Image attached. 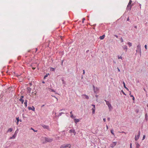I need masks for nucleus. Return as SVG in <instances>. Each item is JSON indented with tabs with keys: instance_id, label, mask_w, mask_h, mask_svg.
<instances>
[{
	"instance_id": "680f3d73",
	"label": "nucleus",
	"mask_w": 148,
	"mask_h": 148,
	"mask_svg": "<svg viewBox=\"0 0 148 148\" xmlns=\"http://www.w3.org/2000/svg\"><path fill=\"white\" fill-rule=\"evenodd\" d=\"M118 71H119V72H120V69H118Z\"/></svg>"
},
{
	"instance_id": "1a4fd4ad",
	"label": "nucleus",
	"mask_w": 148,
	"mask_h": 148,
	"mask_svg": "<svg viewBox=\"0 0 148 148\" xmlns=\"http://www.w3.org/2000/svg\"><path fill=\"white\" fill-rule=\"evenodd\" d=\"M117 144L116 142H113L112 143L110 144V147H114Z\"/></svg>"
},
{
	"instance_id": "a19ab883",
	"label": "nucleus",
	"mask_w": 148,
	"mask_h": 148,
	"mask_svg": "<svg viewBox=\"0 0 148 148\" xmlns=\"http://www.w3.org/2000/svg\"><path fill=\"white\" fill-rule=\"evenodd\" d=\"M120 40H121V42H123V38H121Z\"/></svg>"
},
{
	"instance_id": "423d86ee",
	"label": "nucleus",
	"mask_w": 148,
	"mask_h": 148,
	"mask_svg": "<svg viewBox=\"0 0 148 148\" xmlns=\"http://www.w3.org/2000/svg\"><path fill=\"white\" fill-rule=\"evenodd\" d=\"M140 134V131L138 132V134L137 136H136L135 137V140L136 141L138 140L139 138Z\"/></svg>"
},
{
	"instance_id": "58836bf2",
	"label": "nucleus",
	"mask_w": 148,
	"mask_h": 148,
	"mask_svg": "<svg viewBox=\"0 0 148 148\" xmlns=\"http://www.w3.org/2000/svg\"><path fill=\"white\" fill-rule=\"evenodd\" d=\"M145 135H143V139H142L143 140L145 139Z\"/></svg>"
},
{
	"instance_id": "f03ea898",
	"label": "nucleus",
	"mask_w": 148,
	"mask_h": 148,
	"mask_svg": "<svg viewBox=\"0 0 148 148\" xmlns=\"http://www.w3.org/2000/svg\"><path fill=\"white\" fill-rule=\"evenodd\" d=\"M70 147L71 145L69 144L62 145L60 147V148H70Z\"/></svg>"
},
{
	"instance_id": "052dcab7",
	"label": "nucleus",
	"mask_w": 148,
	"mask_h": 148,
	"mask_svg": "<svg viewBox=\"0 0 148 148\" xmlns=\"http://www.w3.org/2000/svg\"><path fill=\"white\" fill-rule=\"evenodd\" d=\"M51 91L53 92H54V90H52Z\"/></svg>"
},
{
	"instance_id": "de8ad7c7",
	"label": "nucleus",
	"mask_w": 148,
	"mask_h": 148,
	"mask_svg": "<svg viewBox=\"0 0 148 148\" xmlns=\"http://www.w3.org/2000/svg\"><path fill=\"white\" fill-rule=\"evenodd\" d=\"M110 118L109 117H108V118L107 119L108 121H109L110 120Z\"/></svg>"
},
{
	"instance_id": "49530a36",
	"label": "nucleus",
	"mask_w": 148,
	"mask_h": 148,
	"mask_svg": "<svg viewBox=\"0 0 148 148\" xmlns=\"http://www.w3.org/2000/svg\"><path fill=\"white\" fill-rule=\"evenodd\" d=\"M103 120L104 122H105L106 121V119L104 118L103 119Z\"/></svg>"
},
{
	"instance_id": "69168bd1",
	"label": "nucleus",
	"mask_w": 148,
	"mask_h": 148,
	"mask_svg": "<svg viewBox=\"0 0 148 148\" xmlns=\"http://www.w3.org/2000/svg\"><path fill=\"white\" fill-rule=\"evenodd\" d=\"M96 97H98V95H96Z\"/></svg>"
},
{
	"instance_id": "9d476101",
	"label": "nucleus",
	"mask_w": 148,
	"mask_h": 148,
	"mask_svg": "<svg viewBox=\"0 0 148 148\" xmlns=\"http://www.w3.org/2000/svg\"><path fill=\"white\" fill-rule=\"evenodd\" d=\"M137 49H138V51H139L140 53L141 52V46L140 44L137 45Z\"/></svg>"
},
{
	"instance_id": "8fccbe9b",
	"label": "nucleus",
	"mask_w": 148,
	"mask_h": 148,
	"mask_svg": "<svg viewBox=\"0 0 148 148\" xmlns=\"http://www.w3.org/2000/svg\"><path fill=\"white\" fill-rule=\"evenodd\" d=\"M115 36L116 38H118V36L115 35H114Z\"/></svg>"
},
{
	"instance_id": "c03bdc74",
	"label": "nucleus",
	"mask_w": 148,
	"mask_h": 148,
	"mask_svg": "<svg viewBox=\"0 0 148 148\" xmlns=\"http://www.w3.org/2000/svg\"><path fill=\"white\" fill-rule=\"evenodd\" d=\"M65 110L64 109H61L60 110V111H65Z\"/></svg>"
},
{
	"instance_id": "39448f33",
	"label": "nucleus",
	"mask_w": 148,
	"mask_h": 148,
	"mask_svg": "<svg viewBox=\"0 0 148 148\" xmlns=\"http://www.w3.org/2000/svg\"><path fill=\"white\" fill-rule=\"evenodd\" d=\"M42 126L43 128L44 129H46L49 130H50L49 126L48 125H46L44 124L41 125Z\"/></svg>"
},
{
	"instance_id": "412c9836",
	"label": "nucleus",
	"mask_w": 148,
	"mask_h": 148,
	"mask_svg": "<svg viewBox=\"0 0 148 148\" xmlns=\"http://www.w3.org/2000/svg\"><path fill=\"white\" fill-rule=\"evenodd\" d=\"M82 96H85V98L87 99H88L89 98L88 96V95H86L85 94H83L82 95Z\"/></svg>"
},
{
	"instance_id": "3c124183",
	"label": "nucleus",
	"mask_w": 148,
	"mask_h": 148,
	"mask_svg": "<svg viewBox=\"0 0 148 148\" xmlns=\"http://www.w3.org/2000/svg\"><path fill=\"white\" fill-rule=\"evenodd\" d=\"M83 74H84V73H85V71H84V70H83Z\"/></svg>"
},
{
	"instance_id": "9b49d317",
	"label": "nucleus",
	"mask_w": 148,
	"mask_h": 148,
	"mask_svg": "<svg viewBox=\"0 0 148 148\" xmlns=\"http://www.w3.org/2000/svg\"><path fill=\"white\" fill-rule=\"evenodd\" d=\"M122 47L123 49L125 50V52H127V46L126 45H124L122 46Z\"/></svg>"
},
{
	"instance_id": "20e7f679",
	"label": "nucleus",
	"mask_w": 148,
	"mask_h": 148,
	"mask_svg": "<svg viewBox=\"0 0 148 148\" xmlns=\"http://www.w3.org/2000/svg\"><path fill=\"white\" fill-rule=\"evenodd\" d=\"M45 143L51 142L53 140V139L51 138H49L47 137H45Z\"/></svg>"
},
{
	"instance_id": "5fc2aeb1",
	"label": "nucleus",
	"mask_w": 148,
	"mask_h": 148,
	"mask_svg": "<svg viewBox=\"0 0 148 148\" xmlns=\"http://www.w3.org/2000/svg\"><path fill=\"white\" fill-rule=\"evenodd\" d=\"M36 69L35 68H34V67H33L32 68V69H33V70H34L35 69Z\"/></svg>"
},
{
	"instance_id": "393cba45",
	"label": "nucleus",
	"mask_w": 148,
	"mask_h": 148,
	"mask_svg": "<svg viewBox=\"0 0 148 148\" xmlns=\"http://www.w3.org/2000/svg\"><path fill=\"white\" fill-rule=\"evenodd\" d=\"M127 44L128 45L129 47H131L132 46V43L130 42H128L127 43Z\"/></svg>"
},
{
	"instance_id": "4be33fe9",
	"label": "nucleus",
	"mask_w": 148,
	"mask_h": 148,
	"mask_svg": "<svg viewBox=\"0 0 148 148\" xmlns=\"http://www.w3.org/2000/svg\"><path fill=\"white\" fill-rule=\"evenodd\" d=\"M130 97H132V99L134 100V99H135V98H134V96H133V95H131V91H130Z\"/></svg>"
},
{
	"instance_id": "4d7b16f0",
	"label": "nucleus",
	"mask_w": 148,
	"mask_h": 148,
	"mask_svg": "<svg viewBox=\"0 0 148 148\" xmlns=\"http://www.w3.org/2000/svg\"><path fill=\"white\" fill-rule=\"evenodd\" d=\"M129 17H128L127 19V21H129Z\"/></svg>"
},
{
	"instance_id": "f257e3e1",
	"label": "nucleus",
	"mask_w": 148,
	"mask_h": 148,
	"mask_svg": "<svg viewBox=\"0 0 148 148\" xmlns=\"http://www.w3.org/2000/svg\"><path fill=\"white\" fill-rule=\"evenodd\" d=\"M132 3V0H130L126 8L127 10H130L132 7L133 5L132 4L131 5Z\"/></svg>"
},
{
	"instance_id": "4c0bfd02",
	"label": "nucleus",
	"mask_w": 148,
	"mask_h": 148,
	"mask_svg": "<svg viewBox=\"0 0 148 148\" xmlns=\"http://www.w3.org/2000/svg\"><path fill=\"white\" fill-rule=\"evenodd\" d=\"M121 92H122L123 94L124 95H126V94H125V93L123 92V90H121Z\"/></svg>"
},
{
	"instance_id": "e2e57ef3",
	"label": "nucleus",
	"mask_w": 148,
	"mask_h": 148,
	"mask_svg": "<svg viewBox=\"0 0 148 148\" xmlns=\"http://www.w3.org/2000/svg\"><path fill=\"white\" fill-rule=\"evenodd\" d=\"M106 127H107V129H108V127L107 125H106Z\"/></svg>"
},
{
	"instance_id": "ea45409f",
	"label": "nucleus",
	"mask_w": 148,
	"mask_h": 148,
	"mask_svg": "<svg viewBox=\"0 0 148 148\" xmlns=\"http://www.w3.org/2000/svg\"><path fill=\"white\" fill-rule=\"evenodd\" d=\"M70 117L71 118L73 119L74 118V116H73V115L72 114L70 116Z\"/></svg>"
},
{
	"instance_id": "a211bd4d",
	"label": "nucleus",
	"mask_w": 148,
	"mask_h": 148,
	"mask_svg": "<svg viewBox=\"0 0 148 148\" xmlns=\"http://www.w3.org/2000/svg\"><path fill=\"white\" fill-rule=\"evenodd\" d=\"M123 84L124 88H125L128 91L129 89L128 88H127V87H126V86H125V83L124 82H123Z\"/></svg>"
},
{
	"instance_id": "7ed1b4c3",
	"label": "nucleus",
	"mask_w": 148,
	"mask_h": 148,
	"mask_svg": "<svg viewBox=\"0 0 148 148\" xmlns=\"http://www.w3.org/2000/svg\"><path fill=\"white\" fill-rule=\"evenodd\" d=\"M104 101L106 102V104L108 106L109 110H110L112 109L111 105L108 101H106V100H105Z\"/></svg>"
},
{
	"instance_id": "b1692460",
	"label": "nucleus",
	"mask_w": 148,
	"mask_h": 148,
	"mask_svg": "<svg viewBox=\"0 0 148 148\" xmlns=\"http://www.w3.org/2000/svg\"><path fill=\"white\" fill-rule=\"evenodd\" d=\"M16 120L17 121V124H18V122L19 121H21V120H19V117H16Z\"/></svg>"
},
{
	"instance_id": "a878e982",
	"label": "nucleus",
	"mask_w": 148,
	"mask_h": 148,
	"mask_svg": "<svg viewBox=\"0 0 148 148\" xmlns=\"http://www.w3.org/2000/svg\"><path fill=\"white\" fill-rule=\"evenodd\" d=\"M18 129H17L15 131L14 134L16 135L17 136L18 133Z\"/></svg>"
},
{
	"instance_id": "bf43d9fd",
	"label": "nucleus",
	"mask_w": 148,
	"mask_h": 148,
	"mask_svg": "<svg viewBox=\"0 0 148 148\" xmlns=\"http://www.w3.org/2000/svg\"><path fill=\"white\" fill-rule=\"evenodd\" d=\"M72 111H71V112H70V114H71V115L72 114Z\"/></svg>"
},
{
	"instance_id": "6ab92c4d",
	"label": "nucleus",
	"mask_w": 148,
	"mask_h": 148,
	"mask_svg": "<svg viewBox=\"0 0 148 148\" xmlns=\"http://www.w3.org/2000/svg\"><path fill=\"white\" fill-rule=\"evenodd\" d=\"M27 100H25L24 103V104L25 106L26 107L27 106Z\"/></svg>"
},
{
	"instance_id": "ddd939ff",
	"label": "nucleus",
	"mask_w": 148,
	"mask_h": 148,
	"mask_svg": "<svg viewBox=\"0 0 148 148\" xmlns=\"http://www.w3.org/2000/svg\"><path fill=\"white\" fill-rule=\"evenodd\" d=\"M16 135L14 134L12 137H11L9 138L10 139H14L16 136Z\"/></svg>"
},
{
	"instance_id": "f8f14e48",
	"label": "nucleus",
	"mask_w": 148,
	"mask_h": 148,
	"mask_svg": "<svg viewBox=\"0 0 148 148\" xmlns=\"http://www.w3.org/2000/svg\"><path fill=\"white\" fill-rule=\"evenodd\" d=\"M28 110H32L33 111H35V108L33 106H32V107H28Z\"/></svg>"
},
{
	"instance_id": "0e129e2a",
	"label": "nucleus",
	"mask_w": 148,
	"mask_h": 148,
	"mask_svg": "<svg viewBox=\"0 0 148 148\" xmlns=\"http://www.w3.org/2000/svg\"><path fill=\"white\" fill-rule=\"evenodd\" d=\"M20 76V75H17V76L18 77H19V76Z\"/></svg>"
},
{
	"instance_id": "6e6d98bb",
	"label": "nucleus",
	"mask_w": 148,
	"mask_h": 148,
	"mask_svg": "<svg viewBox=\"0 0 148 148\" xmlns=\"http://www.w3.org/2000/svg\"><path fill=\"white\" fill-rule=\"evenodd\" d=\"M63 60H62V63H61V64H62H62H63Z\"/></svg>"
},
{
	"instance_id": "c85d7f7f",
	"label": "nucleus",
	"mask_w": 148,
	"mask_h": 148,
	"mask_svg": "<svg viewBox=\"0 0 148 148\" xmlns=\"http://www.w3.org/2000/svg\"><path fill=\"white\" fill-rule=\"evenodd\" d=\"M49 75V73H48L46 75H45L44 77V79H45L46 78V77H47V76H48V75Z\"/></svg>"
},
{
	"instance_id": "dca6fc26",
	"label": "nucleus",
	"mask_w": 148,
	"mask_h": 148,
	"mask_svg": "<svg viewBox=\"0 0 148 148\" xmlns=\"http://www.w3.org/2000/svg\"><path fill=\"white\" fill-rule=\"evenodd\" d=\"M13 130V129L12 128H10L8 129V130L7 131V132L8 133L9 132H11Z\"/></svg>"
},
{
	"instance_id": "c9c22d12",
	"label": "nucleus",
	"mask_w": 148,
	"mask_h": 148,
	"mask_svg": "<svg viewBox=\"0 0 148 148\" xmlns=\"http://www.w3.org/2000/svg\"><path fill=\"white\" fill-rule=\"evenodd\" d=\"M85 20V18H82V23H84V21Z\"/></svg>"
},
{
	"instance_id": "f704fd0d",
	"label": "nucleus",
	"mask_w": 148,
	"mask_h": 148,
	"mask_svg": "<svg viewBox=\"0 0 148 148\" xmlns=\"http://www.w3.org/2000/svg\"><path fill=\"white\" fill-rule=\"evenodd\" d=\"M145 119H147V117H148L147 113H146V114H145Z\"/></svg>"
},
{
	"instance_id": "603ef678",
	"label": "nucleus",
	"mask_w": 148,
	"mask_h": 148,
	"mask_svg": "<svg viewBox=\"0 0 148 148\" xmlns=\"http://www.w3.org/2000/svg\"><path fill=\"white\" fill-rule=\"evenodd\" d=\"M134 27L135 28H137V26H134Z\"/></svg>"
},
{
	"instance_id": "13d9d810",
	"label": "nucleus",
	"mask_w": 148,
	"mask_h": 148,
	"mask_svg": "<svg viewBox=\"0 0 148 148\" xmlns=\"http://www.w3.org/2000/svg\"><path fill=\"white\" fill-rule=\"evenodd\" d=\"M55 97L56 99L58 101V99L57 97Z\"/></svg>"
},
{
	"instance_id": "a18cd8bd",
	"label": "nucleus",
	"mask_w": 148,
	"mask_h": 148,
	"mask_svg": "<svg viewBox=\"0 0 148 148\" xmlns=\"http://www.w3.org/2000/svg\"><path fill=\"white\" fill-rule=\"evenodd\" d=\"M24 97V96H21V97H20V98H21V99H23V98Z\"/></svg>"
},
{
	"instance_id": "09e8293b",
	"label": "nucleus",
	"mask_w": 148,
	"mask_h": 148,
	"mask_svg": "<svg viewBox=\"0 0 148 148\" xmlns=\"http://www.w3.org/2000/svg\"><path fill=\"white\" fill-rule=\"evenodd\" d=\"M136 52L137 53L139 51H138V49H137L136 50Z\"/></svg>"
},
{
	"instance_id": "5701e85b",
	"label": "nucleus",
	"mask_w": 148,
	"mask_h": 148,
	"mask_svg": "<svg viewBox=\"0 0 148 148\" xmlns=\"http://www.w3.org/2000/svg\"><path fill=\"white\" fill-rule=\"evenodd\" d=\"M19 100L21 102L22 104L24 102V100L23 99L20 98L19 99Z\"/></svg>"
},
{
	"instance_id": "aec40b11",
	"label": "nucleus",
	"mask_w": 148,
	"mask_h": 148,
	"mask_svg": "<svg viewBox=\"0 0 148 148\" xmlns=\"http://www.w3.org/2000/svg\"><path fill=\"white\" fill-rule=\"evenodd\" d=\"M55 69L52 67H50V70L51 71H55Z\"/></svg>"
},
{
	"instance_id": "bb28decb",
	"label": "nucleus",
	"mask_w": 148,
	"mask_h": 148,
	"mask_svg": "<svg viewBox=\"0 0 148 148\" xmlns=\"http://www.w3.org/2000/svg\"><path fill=\"white\" fill-rule=\"evenodd\" d=\"M27 90H28V91L29 92H30L31 90V88L29 87H28L27 88Z\"/></svg>"
},
{
	"instance_id": "cd10ccee",
	"label": "nucleus",
	"mask_w": 148,
	"mask_h": 148,
	"mask_svg": "<svg viewBox=\"0 0 148 148\" xmlns=\"http://www.w3.org/2000/svg\"><path fill=\"white\" fill-rule=\"evenodd\" d=\"M64 114V113L63 112H60L59 113V115H58V116H61V115H62V114Z\"/></svg>"
},
{
	"instance_id": "473e14b6",
	"label": "nucleus",
	"mask_w": 148,
	"mask_h": 148,
	"mask_svg": "<svg viewBox=\"0 0 148 148\" xmlns=\"http://www.w3.org/2000/svg\"><path fill=\"white\" fill-rule=\"evenodd\" d=\"M136 147H137L138 146H140V145L138 143H137V144L136 143Z\"/></svg>"
},
{
	"instance_id": "37998d69",
	"label": "nucleus",
	"mask_w": 148,
	"mask_h": 148,
	"mask_svg": "<svg viewBox=\"0 0 148 148\" xmlns=\"http://www.w3.org/2000/svg\"><path fill=\"white\" fill-rule=\"evenodd\" d=\"M145 48L146 49H147V45H145Z\"/></svg>"
},
{
	"instance_id": "79ce46f5",
	"label": "nucleus",
	"mask_w": 148,
	"mask_h": 148,
	"mask_svg": "<svg viewBox=\"0 0 148 148\" xmlns=\"http://www.w3.org/2000/svg\"><path fill=\"white\" fill-rule=\"evenodd\" d=\"M130 148H132V143H130Z\"/></svg>"
},
{
	"instance_id": "864d4df0",
	"label": "nucleus",
	"mask_w": 148,
	"mask_h": 148,
	"mask_svg": "<svg viewBox=\"0 0 148 148\" xmlns=\"http://www.w3.org/2000/svg\"><path fill=\"white\" fill-rule=\"evenodd\" d=\"M89 51V50H88L86 51V53H88Z\"/></svg>"
},
{
	"instance_id": "0eeeda50",
	"label": "nucleus",
	"mask_w": 148,
	"mask_h": 148,
	"mask_svg": "<svg viewBox=\"0 0 148 148\" xmlns=\"http://www.w3.org/2000/svg\"><path fill=\"white\" fill-rule=\"evenodd\" d=\"M69 132L70 133H73L74 135H75L76 134L75 130L74 129H72L70 130H69Z\"/></svg>"
},
{
	"instance_id": "338daca9",
	"label": "nucleus",
	"mask_w": 148,
	"mask_h": 148,
	"mask_svg": "<svg viewBox=\"0 0 148 148\" xmlns=\"http://www.w3.org/2000/svg\"><path fill=\"white\" fill-rule=\"evenodd\" d=\"M44 105H42V107H43V106H44Z\"/></svg>"
},
{
	"instance_id": "6e6552de",
	"label": "nucleus",
	"mask_w": 148,
	"mask_h": 148,
	"mask_svg": "<svg viewBox=\"0 0 148 148\" xmlns=\"http://www.w3.org/2000/svg\"><path fill=\"white\" fill-rule=\"evenodd\" d=\"M91 105L93 107L92 108V113L94 114H95V105L94 104H92Z\"/></svg>"
},
{
	"instance_id": "c756f323",
	"label": "nucleus",
	"mask_w": 148,
	"mask_h": 148,
	"mask_svg": "<svg viewBox=\"0 0 148 148\" xmlns=\"http://www.w3.org/2000/svg\"><path fill=\"white\" fill-rule=\"evenodd\" d=\"M31 130H33V131L34 132H37V130H34L33 128L32 127H31V128L30 129Z\"/></svg>"
},
{
	"instance_id": "774afa93",
	"label": "nucleus",
	"mask_w": 148,
	"mask_h": 148,
	"mask_svg": "<svg viewBox=\"0 0 148 148\" xmlns=\"http://www.w3.org/2000/svg\"><path fill=\"white\" fill-rule=\"evenodd\" d=\"M147 107L148 108V104H147Z\"/></svg>"
},
{
	"instance_id": "e433bc0d",
	"label": "nucleus",
	"mask_w": 148,
	"mask_h": 148,
	"mask_svg": "<svg viewBox=\"0 0 148 148\" xmlns=\"http://www.w3.org/2000/svg\"><path fill=\"white\" fill-rule=\"evenodd\" d=\"M118 59H122V57L121 56H118Z\"/></svg>"
},
{
	"instance_id": "72a5a7b5",
	"label": "nucleus",
	"mask_w": 148,
	"mask_h": 148,
	"mask_svg": "<svg viewBox=\"0 0 148 148\" xmlns=\"http://www.w3.org/2000/svg\"><path fill=\"white\" fill-rule=\"evenodd\" d=\"M62 134H63L64 135H65V132L64 131H62Z\"/></svg>"
},
{
	"instance_id": "2f4dec72",
	"label": "nucleus",
	"mask_w": 148,
	"mask_h": 148,
	"mask_svg": "<svg viewBox=\"0 0 148 148\" xmlns=\"http://www.w3.org/2000/svg\"><path fill=\"white\" fill-rule=\"evenodd\" d=\"M93 90L94 91V92H96V90L95 88V86L94 85H93Z\"/></svg>"
},
{
	"instance_id": "4468645a",
	"label": "nucleus",
	"mask_w": 148,
	"mask_h": 148,
	"mask_svg": "<svg viewBox=\"0 0 148 148\" xmlns=\"http://www.w3.org/2000/svg\"><path fill=\"white\" fill-rule=\"evenodd\" d=\"M61 79L62 81V84H64V86H65L66 84V82L63 79V77H62L61 78Z\"/></svg>"
},
{
	"instance_id": "2eb2a0df",
	"label": "nucleus",
	"mask_w": 148,
	"mask_h": 148,
	"mask_svg": "<svg viewBox=\"0 0 148 148\" xmlns=\"http://www.w3.org/2000/svg\"><path fill=\"white\" fill-rule=\"evenodd\" d=\"M74 120L75 123L76 124L79 121V119H74Z\"/></svg>"
},
{
	"instance_id": "f3484780",
	"label": "nucleus",
	"mask_w": 148,
	"mask_h": 148,
	"mask_svg": "<svg viewBox=\"0 0 148 148\" xmlns=\"http://www.w3.org/2000/svg\"><path fill=\"white\" fill-rule=\"evenodd\" d=\"M105 36V35H103L102 36H100L99 37V38L101 40H103Z\"/></svg>"
},
{
	"instance_id": "7c9ffc66",
	"label": "nucleus",
	"mask_w": 148,
	"mask_h": 148,
	"mask_svg": "<svg viewBox=\"0 0 148 148\" xmlns=\"http://www.w3.org/2000/svg\"><path fill=\"white\" fill-rule=\"evenodd\" d=\"M113 132H114V131H113V130H111V132L112 134L113 135H114V133H113Z\"/></svg>"
}]
</instances>
